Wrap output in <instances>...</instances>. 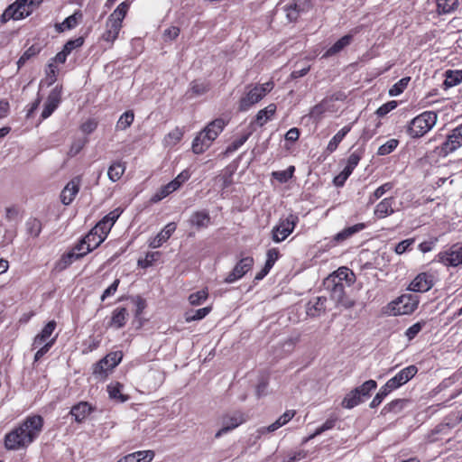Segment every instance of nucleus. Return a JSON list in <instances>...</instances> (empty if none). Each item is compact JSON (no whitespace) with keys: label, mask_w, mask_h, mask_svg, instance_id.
I'll list each match as a JSON object with an SVG mask.
<instances>
[{"label":"nucleus","mask_w":462,"mask_h":462,"mask_svg":"<svg viewBox=\"0 0 462 462\" xmlns=\"http://www.w3.org/2000/svg\"><path fill=\"white\" fill-rule=\"evenodd\" d=\"M418 372V368L411 365L401 370L395 376L386 382L387 387L393 391L408 383Z\"/></svg>","instance_id":"obj_14"},{"label":"nucleus","mask_w":462,"mask_h":462,"mask_svg":"<svg viewBox=\"0 0 462 462\" xmlns=\"http://www.w3.org/2000/svg\"><path fill=\"white\" fill-rule=\"evenodd\" d=\"M395 200L393 197L383 199L374 208V214L378 218H384L394 213L393 204Z\"/></svg>","instance_id":"obj_20"},{"label":"nucleus","mask_w":462,"mask_h":462,"mask_svg":"<svg viewBox=\"0 0 462 462\" xmlns=\"http://www.w3.org/2000/svg\"><path fill=\"white\" fill-rule=\"evenodd\" d=\"M330 106V100L328 98H324L320 103L311 108L310 116L319 120L325 112L331 110Z\"/></svg>","instance_id":"obj_38"},{"label":"nucleus","mask_w":462,"mask_h":462,"mask_svg":"<svg viewBox=\"0 0 462 462\" xmlns=\"http://www.w3.org/2000/svg\"><path fill=\"white\" fill-rule=\"evenodd\" d=\"M211 311V307H205L196 310H189L185 313V320L191 322L204 319Z\"/></svg>","instance_id":"obj_42"},{"label":"nucleus","mask_w":462,"mask_h":462,"mask_svg":"<svg viewBox=\"0 0 462 462\" xmlns=\"http://www.w3.org/2000/svg\"><path fill=\"white\" fill-rule=\"evenodd\" d=\"M43 418L40 415L27 417L23 422L5 437V447L17 450L28 447L41 433Z\"/></svg>","instance_id":"obj_1"},{"label":"nucleus","mask_w":462,"mask_h":462,"mask_svg":"<svg viewBox=\"0 0 462 462\" xmlns=\"http://www.w3.org/2000/svg\"><path fill=\"white\" fill-rule=\"evenodd\" d=\"M189 222L197 229L206 228L211 223V217L207 210L196 211L191 214Z\"/></svg>","instance_id":"obj_23"},{"label":"nucleus","mask_w":462,"mask_h":462,"mask_svg":"<svg viewBox=\"0 0 462 462\" xmlns=\"http://www.w3.org/2000/svg\"><path fill=\"white\" fill-rule=\"evenodd\" d=\"M273 82L268 81L251 88L239 101V110L247 111L251 106L261 101L273 88Z\"/></svg>","instance_id":"obj_4"},{"label":"nucleus","mask_w":462,"mask_h":462,"mask_svg":"<svg viewBox=\"0 0 462 462\" xmlns=\"http://www.w3.org/2000/svg\"><path fill=\"white\" fill-rule=\"evenodd\" d=\"M160 256H161L160 252H149L146 254L144 259L138 260V265L142 268H147V267L152 265V263L154 262H156Z\"/></svg>","instance_id":"obj_53"},{"label":"nucleus","mask_w":462,"mask_h":462,"mask_svg":"<svg viewBox=\"0 0 462 462\" xmlns=\"http://www.w3.org/2000/svg\"><path fill=\"white\" fill-rule=\"evenodd\" d=\"M61 101V88L55 87L49 94L42 112V118H48L59 106Z\"/></svg>","instance_id":"obj_16"},{"label":"nucleus","mask_w":462,"mask_h":462,"mask_svg":"<svg viewBox=\"0 0 462 462\" xmlns=\"http://www.w3.org/2000/svg\"><path fill=\"white\" fill-rule=\"evenodd\" d=\"M245 421L246 418L240 411H234L225 414L221 419L222 428L216 433L215 438H220L222 435L235 430Z\"/></svg>","instance_id":"obj_8"},{"label":"nucleus","mask_w":462,"mask_h":462,"mask_svg":"<svg viewBox=\"0 0 462 462\" xmlns=\"http://www.w3.org/2000/svg\"><path fill=\"white\" fill-rule=\"evenodd\" d=\"M80 181L79 177H75L65 186L60 194L62 204L69 205L74 200L79 191Z\"/></svg>","instance_id":"obj_17"},{"label":"nucleus","mask_w":462,"mask_h":462,"mask_svg":"<svg viewBox=\"0 0 462 462\" xmlns=\"http://www.w3.org/2000/svg\"><path fill=\"white\" fill-rule=\"evenodd\" d=\"M182 136V130L179 127H176L167 134L165 141L168 144H175L181 140Z\"/></svg>","instance_id":"obj_61"},{"label":"nucleus","mask_w":462,"mask_h":462,"mask_svg":"<svg viewBox=\"0 0 462 462\" xmlns=\"http://www.w3.org/2000/svg\"><path fill=\"white\" fill-rule=\"evenodd\" d=\"M208 87L204 83H200L199 81H192L190 84V88L188 91V94L190 93V97L194 96H200L205 94L208 91Z\"/></svg>","instance_id":"obj_57"},{"label":"nucleus","mask_w":462,"mask_h":462,"mask_svg":"<svg viewBox=\"0 0 462 462\" xmlns=\"http://www.w3.org/2000/svg\"><path fill=\"white\" fill-rule=\"evenodd\" d=\"M296 414L294 410L286 411L282 415H281L273 423L269 425L268 427H263L259 429V432L261 434L273 432L282 426L288 423Z\"/></svg>","instance_id":"obj_22"},{"label":"nucleus","mask_w":462,"mask_h":462,"mask_svg":"<svg viewBox=\"0 0 462 462\" xmlns=\"http://www.w3.org/2000/svg\"><path fill=\"white\" fill-rule=\"evenodd\" d=\"M298 222L299 217L294 214H290L286 218L282 219L273 229V240L276 243L285 240L292 233Z\"/></svg>","instance_id":"obj_7"},{"label":"nucleus","mask_w":462,"mask_h":462,"mask_svg":"<svg viewBox=\"0 0 462 462\" xmlns=\"http://www.w3.org/2000/svg\"><path fill=\"white\" fill-rule=\"evenodd\" d=\"M311 7L310 0H291L284 5L282 9L289 22H296L300 15L308 12Z\"/></svg>","instance_id":"obj_9"},{"label":"nucleus","mask_w":462,"mask_h":462,"mask_svg":"<svg viewBox=\"0 0 462 462\" xmlns=\"http://www.w3.org/2000/svg\"><path fill=\"white\" fill-rule=\"evenodd\" d=\"M362 397L363 396L355 388L345 396L341 405L346 409H352L363 402Z\"/></svg>","instance_id":"obj_33"},{"label":"nucleus","mask_w":462,"mask_h":462,"mask_svg":"<svg viewBox=\"0 0 462 462\" xmlns=\"http://www.w3.org/2000/svg\"><path fill=\"white\" fill-rule=\"evenodd\" d=\"M351 130V126L346 125L344 126L340 131H338L329 141L327 146V152L331 153L337 148L338 144L344 139V137L349 133Z\"/></svg>","instance_id":"obj_36"},{"label":"nucleus","mask_w":462,"mask_h":462,"mask_svg":"<svg viewBox=\"0 0 462 462\" xmlns=\"http://www.w3.org/2000/svg\"><path fill=\"white\" fill-rule=\"evenodd\" d=\"M365 227V225L364 223H358L352 226L346 227L335 236L334 240L336 242H343L351 237L356 233L362 231Z\"/></svg>","instance_id":"obj_30"},{"label":"nucleus","mask_w":462,"mask_h":462,"mask_svg":"<svg viewBox=\"0 0 462 462\" xmlns=\"http://www.w3.org/2000/svg\"><path fill=\"white\" fill-rule=\"evenodd\" d=\"M326 297H317L312 300H310L307 304V315L310 317H319L326 311Z\"/></svg>","instance_id":"obj_21"},{"label":"nucleus","mask_w":462,"mask_h":462,"mask_svg":"<svg viewBox=\"0 0 462 462\" xmlns=\"http://www.w3.org/2000/svg\"><path fill=\"white\" fill-rule=\"evenodd\" d=\"M362 156H363V152L361 150H356V151L353 152L349 155V157L347 159L346 166L344 169L346 171H347L348 172L352 173L354 169L359 163Z\"/></svg>","instance_id":"obj_47"},{"label":"nucleus","mask_w":462,"mask_h":462,"mask_svg":"<svg viewBox=\"0 0 462 462\" xmlns=\"http://www.w3.org/2000/svg\"><path fill=\"white\" fill-rule=\"evenodd\" d=\"M276 111V105L270 104L263 109H261L258 111L254 122L259 125L263 126L264 124H266L271 117L274 115Z\"/></svg>","instance_id":"obj_31"},{"label":"nucleus","mask_w":462,"mask_h":462,"mask_svg":"<svg viewBox=\"0 0 462 462\" xmlns=\"http://www.w3.org/2000/svg\"><path fill=\"white\" fill-rule=\"evenodd\" d=\"M411 80L410 77H405L400 79L397 83H395L389 90V95L392 97L398 96L402 94L404 89L407 88L409 82Z\"/></svg>","instance_id":"obj_49"},{"label":"nucleus","mask_w":462,"mask_h":462,"mask_svg":"<svg viewBox=\"0 0 462 462\" xmlns=\"http://www.w3.org/2000/svg\"><path fill=\"white\" fill-rule=\"evenodd\" d=\"M105 239L106 238L101 236L97 232L94 234V229L92 228L84 237V243H87L86 252L93 251L99 246Z\"/></svg>","instance_id":"obj_32"},{"label":"nucleus","mask_w":462,"mask_h":462,"mask_svg":"<svg viewBox=\"0 0 462 462\" xmlns=\"http://www.w3.org/2000/svg\"><path fill=\"white\" fill-rule=\"evenodd\" d=\"M462 82V70H447L443 82L445 89L452 88Z\"/></svg>","instance_id":"obj_37"},{"label":"nucleus","mask_w":462,"mask_h":462,"mask_svg":"<svg viewBox=\"0 0 462 462\" xmlns=\"http://www.w3.org/2000/svg\"><path fill=\"white\" fill-rule=\"evenodd\" d=\"M82 258V254L69 251L64 254L61 258L56 263L55 269L58 271H63L69 267L74 261Z\"/></svg>","instance_id":"obj_27"},{"label":"nucleus","mask_w":462,"mask_h":462,"mask_svg":"<svg viewBox=\"0 0 462 462\" xmlns=\"http://www.w3.org/2000/svg\"><path fill=\"white\" fill-rule=\"evenodd\" d=\"M438 260L445 266L456 267L462 263V243L453 245L448 251L438 254Z\"/></svg>","instance_id":"obj_10"},{"label":"nucleus","mask_w":462,"mask_h":462,"mask_svg":"<svg viewBox=\"0 0 462 462\" xmlns=\"http://www.w3.org/2000/svg\"><path fill=\"white\" fill-rule=\"evenodd\" d=\"M437 119L436 112H423L410 122L407 133L411 138L422 137L436 125Z\"/></svg>","instance_id":"obj_3"},{"label":"nucleus","mask_w":462,"mask_h":462,"mask_svg":"<svg viewBox=\"0 0 462 462\" xmlns=\"http://www.w3.org/2000/svg\"><path fill=\"white\" fill-rule=\"evenodd\" d=\"M462 146V138L457 134L455 129L447 136L446 141L440 145L435 148V152L439 156L445 157L448 154L455 152L457 149Z\"/></svg>","instance_id":"obj_12"},{"label":"nucleus","mask_w":462,"mask_h":462,"mask_svg":"<svg viewBox=\"0 0 462 462\" xmlns=\"http://www.w3.org/2000/svg\"><path fill=\"white\" fill-rule=\"evenodd\" d=\"M176 230V224L174 222H171L167 224L164 228L154 237L150 243L149 246L152 248L160 247L164 242H166L173 232Z\"/></svg>","instance_id":"obj_19"},{"label":"nucleus","mask_w":462,"mask_h":462,"mask_svg":"<svg viewBox=\"0 0 462 462\" xmlns=\"http://www.w3.org/2000/svg\"><path fill=\"white\" fill-rule=\"evenodd\" d=\"M94 411L95 408L88 402H80L71 407L69 414L78 423H81Z\"/></svg>","instance_id":"obj_18"},{"label":"nucleus","mask_w":462,"mask_h":462,"mask_svg":"<svg viewBox=\"0 0 462 462\" xmlns=\"http://www.w3.org/2000/svg\"><path fill=\"white\" fill-rule=\"evenodd\" d=\"M17 8H19V5H15L14 3L10 5L1 15V22L6 23L9 20H20L22 19V14H18Z\"/></svg>","instance_id":"obj_45"},{"label":"nucleus","mask_w":462,"mask_h":462,"mask_svg":"<svg viewBox=\"0 0 462 462\" xmlns=\"http://www.w3.org/2000/svg\"><path fill=\"white\" fill-rule=\"evenodd\" d=\"M112 224L102 218L94 227V234L98 233L101 236L106 237L112 228Z\"/></svg>","instance_id":"obj_56"},{"label":"nucleus","mask_w":462,"mask_h":462,"mask_svg":"<svg viewBox=\"0 0 462 462\" xmlns=\"http://www.w3.org/2000/svg\"><path fill=\"white\" fill-rule=\"evenodd\" d=\"M125 171V167L123 163L118 162H114L108 168V171H107L108 178L113 182H116L122 177Z\"/></svg>","instance_id":"obj_41"},{"label":"nucleus","mask_w":462,"mask_h":462,"mask_svg":"<svg viewBox=\"0 0 462 462\" xmlns=\"http://www.w3.org/2000/svg\"><path fill=\"white\" fill-rule=\"evenodd\" d=\"M254 265V259L251 256L242 258L225 278V282L232 283L241 279Z\"/></svg>","instance_id":"obj_13"},{"label":"nucleus","mask_w":462,"mask_h":462,"mask_svg":"<svg viewBox=\"0 0 462 462\" xmlns=\"http://www.w3.org/2000/svg\"><path fill=\"white\" fill-rule=\"evenodd\" d=\"M226 122L217 118L210 122L193 140L192 151L196 154L204 152L224 130Z\"/></svg>","instance_id":"obj_2"},{"label":"nucleus","mask_w":462,"mask_h":462,"mask_svg":"<svg viewBox=\"0 0 462 462\" xmlns=\"http://www.w3.org/2000/svg\"><path fill=\"white\" fill-rule=\"evenodd\" d=\"M434 285V276L428 273H419L409 285V290L418 292H426Z\"/></svg>","instance_id":"obj_15"},{"label":"nucleus","mask_w":462,"mask_h":462,"mask_svg":"<svg viewBox=\"0 0 462 462\" xmlns=\"http://www.w3.org/2000/svg\"><path fill=\"white\" fill-rule=\"evenodd\" d=\"M123 353L121 351L112 352L106 355L94 365V374L102 375L108 370L115 368L122 360Z\"/></svg>","instance_id":"obj_11"},{"label":"nucleus","mask_w":462,"mask_h":462,"mask_svg":"<svg viewBox=\"0 0 462 462\" xmlns=\"http://www.w3.org/2000/svg\"><path fill=\"white\" fill-rule=\"evenodd\" d=\"M250 134H245L239 138L236 139L232 143H230L226 149V153H232L240 148L248 139Z\"/></svg>","instance_id":"obj_60"},{"label":"nucleus","mask_w":462,"mask_h":462,"mask_svg":"<svg viewBox=\"0 0 462 462\" xmlns=\"http://www.w3.org/2000/svg\"><path fill=\"white\" fill-rule=\"evenodd\" d=\"M419 297L414 294H402L391 302V310L394 316L408 315L412 313L418 307Z\"/></svg>","instance_id":"obj_6"},{"label":"nucleus","mask_w":462,"mask_h":462,"mask_svg":"<svg viewBox=\"0 0 462 462\" xmlns=\"http://www.w3.org/2000/svg\"><path fill=\"white\" fill-rule=\"evenodd\" d=\"M437 11L439 14H450L459 5L458 0H436Z\"/></svg>","instance_id":"obj_35"},{"label":"nucleus","mask_w":462,"mask_h":462,"mask_svg":"<svg viewBox=\"0 0 462 462\" xmlns=\"http://www.w3.org/2000/svg\"><path fill=\"white\" fill-rule=\"evenodd\" d=\"M393 390L391 388L387 387V383H385L380 391L376 393V395L374 397L370 403L371 408H376L379 406L383 399L392 392Z\"/></svg>","instance_id":"obj_51"},{"label":"nucleus","mask_w":462,"mask_h":462,"mask_svg":"<svg viewBox=\"0 0 462 462\" xmlns=\"http://www.w3.org/2000/svg\"><path fill=\"white\" fill-rule=\"evenodd\" d=\"M56 341V337L51 338L49 341L44 342L43 346L39 348V350L34 355V361H39L54 345Z\"/></svg>","instance_id":"obj_63"},{"label":"nucleus","mask_w":462,"mask_h":462,"mask_svg":"<svg viewBox=\"0 0 462 462\" xmlns=\"http://www.w3.org/2000/svg\"><path fill=\"white\" fill-rule=\"evenodd\" d=\"M176 183H172L170 181L168 184L162 186L151 199V201L153 203H157L161 201L162 199L177 190L175 187Z\"/></svg>","instance_id":"obj_39"},{"label":"nucleus","mask_w":462,"mask_h":462,"mask_svg":"<svg viewBox=\"0 0 462 462\" xmlns=\"http://www.w3.org/2000/svg\"><path fill=\"white\" fill-rule=\"evenodd\" d=\"M122 25H120V23L117 22L113 23L107 20L106 23V30L103 32L101 39L109 43H113L118 37Z\"/></svg>","instance_id":"obj_26"},{"label":"nucleus","mask_w":462,"mask_h":462,"mask_svg":"<svg viewBox=\"0 0 462 462\" xmlns=\"http://www.w3.org/2000/svg\"><path fill=\"white\" fill-rule=\"evenodd\" d=\"M398 143L399 142L396 139L387 141L384 144L379 147L377 154L383 156L391 153L398 146Z\"/></svg>","instance_id":"obj_58"},{"label":"nucleus","mask_w":462,"mask_h":462,"mask_svg":"<svg viewBox=\"0 0 462 462\" xmlns=\"http://www.w3.org/2000/svg\"><path fill=\"white\" fill-rule=\"evenodd\" d=\"M326 289L330 293V298L337 304L346 309L355 306V300L346 296L345 284L336 283L335 278H327L324 282Z\"/></svg>","instance_id":"obj_5"},{"label":"nucleus","mask_w":462,"mask_h":462,"mask_svg":"<svg viewBox=\"0 0 462 462\" xmlns=\"http://www.w3.org/2000/svg\"><path fill=\"white\" fill-rule=\"evenodd\" d=\"M38 52L39 49L33 45L27 49L17 61L18 68L20 69L23 67L27 62V60L34 57Z\"/></svg>","instance_id":"obj_59"},{"label":"nucleus","mask_w":462,"mask_h":462,"mask_svg":"<svg viewBox=\"0 0 462 462\" xmlns=\"http://www.w3.org/2000/svg\"><path fill=\"white\" fill-rule=\"evenodd\" d=\"M407 402H408V400H406V399H396V400L389 402L388 404H386L383 408L382 413L383 414H386V413H390V412L398 413L403 409V407L405 406V404Z\"/></svg>","instance_id":"obj_44"},{"label":"nucleus","mask_w":462,"mask_h":462,"mask_svg":"<svg viewBox=\"0 0 462 462\" xmlns=\"http://www.w3.org/2000/svg\"><path fill=\"white\" fill-rule=\"evenodd\" d=\"M377 387V383L374 380L365 381L362 385L356 388L363 397L370 396V392Z\"/></svg>","instance_id":"obj_55"},{"label":"nucleus","mask_w":462,"mask_h":462,"mask_svg":"<svg viewBox=\"0 0 462 462\" xmlns=\"http://www.w3.org/2000/svg\"><path fill=\"white\" fill-rule=\"evenodd\" d=\"M56 322L54 320L49 321L45 327L42 329V331L35 336L33 342H32V347L37 348L41 346L44 342L49 341L50 337L53 333V331L56 328Z\"/></svg>","instance_id":"obj_24"},{"label":"nucleus","mask_w":462,"mask_h":462,"mask_svg":"<svg viewBox=\"0 0 462 462\" xmlns=\"http://www.w3.org/2000/svg\"><path fill=\"white\" fill-rule=\"evenodd\" d=\"M352 35L346 34L337 41L329 49L327 50L324 57H330L340 52L345 47L348 46L352 42Z\"/></svg>","instance_id":"obj_28"},{"label":"nucleus","mask_w":462,"mask_h":462,"mask_svg":"<svg viewBox=\"0 0 462 462\" xmlns=\"http://www.w3.org/2000/svg\"><path fill=\"white\" fill-rule=\"evenodd\" d=\"M122 387H123L122 384H120L119 383L108 385L107 386V391H108L110 398L111 399H116V400H119L121 402L126 401L127 398L125 397L121 393Z\"/></svg>","instance_id":"obj_54"},{"label":"nucleus","mask_w":462,"mask_h":462,"mask_svg":"<svg viewBox=\"0 0 462 462\" xmlns=\"http://www.w3.org/2000/svg\"><path fill=\"white\" fill-rule=\"evenodd\" d=\"M328 278H335L336 283L344 284V282H346V283L350 286L354 283L356 276L354 273L347 267H340Z\"/></svg>","instance_id":"obj_25"},{"label":"nucleus","mask_w":462,"mask_h":462,"mask_svg":"<svg viewBox=\"0 0 462 462\" xmlns=\"http://www.w3.org/2000/svg\"><path fill=\"white\" fill-rule=\"evenodd\" d=\"M29 0H16L14 2L15 5H19V8H17L18 14H22V19L29 16L32 13V7L28 5Z\"/></svg>","instance_id":"obj_64"},{"label":"nucleus","mask_w":462,"mask_h":462,"mask_svg":"<svg viewBox=\"0 0 462 462\" xmlns=\"http://www.w3.org/2000/svg\"><path fill=\"white\" fill-rule=\"evenodd\" d=\"M337 421V418H329L320 427H319L313 434L308 437L305 441L314 439L315 437L320 435L326 430H331L335 427Z\"/></svg>","instance_id":"obj_50"},{"label":"nucleus","mask_w":462,"mask_h":462,"mask_svg":"<svg viewBox=\"0 0 462 462\" xmlns=\"http://www.w3.org/2000/svg\"><path fill=\"white\" fill-rule=\"evenodd\" d=\"M26 231L27 233L33 236L38 237L42 229V223L40 219L33 217L27 220L26 224Z\"/></svg>","instance_id":"obj_43"},{"label":"nucleus","mask_w":462,"mask_h":462,"mask_svg":"<svg viewBox=\"0 0 462 462\" xmlns=\"http://www.w3.org/2000/svg\"><path fill=\"white\" fill-rule=\"evenodd\" d=\"M208 293L207 290L198 291L194 293H191L189 297V301L193 306L201 305L207 299Z\"/></svg>","instance_id":"obj_52"},{"label":"nucleus","mask_w":462,"mask_h":462,"mask_svg":"<svg viewBox=\"0 0 462 462\" xmlns=\"http://www.w3.org/2000/svg\"><path fill=\"white\" fill-rule=\"evenodd\" d=\"M82 14L79 12L74 13L72 15L67 17L62 23L57 24V30L62 32L63 30H70L76 27L79 23V20L81 19Z\"/></svg>","instance_id":"obj_40"},{"label":"nucleus","mask_w":462,"mask_h":462,"mask_svg":"<svg viewBox=\"0 0 462 462\" xmlns=\"http://www.w3.org/2000/svg\"><path fill=\"white\" fill-rule=\"evenodd\" d=\"M134 118V115L133 111H126L118 119L116 124V128L119 130H125L128 128Z\"/></svg>","instance_id":"obj_48"},{"label":"nucleus","mask_w":462,"mask_h":462,"mask_svg":"<svg viewBox=\"0 0 462 462\" xmlns=\"http://www.w3.org/2000/svg\"><path fill=\"white\" fill-rule=\"evenodd\" d=\"M393 188V182H386L380 187H378L372 195L369 197V203L373 204L377 199L382 198L387 191L391 190Z\"/></svg>","instance_id":"obj_46"},{"label":"nucleus","mask_w":462,"mask_h":462,"mask_svg":"<svg viewBox=\"0 0 462 462\" xmlns=\"http://www.w3.org/2000/svg\"><path fill=\"white\" fill-rule=\"evenodd\" d=\"M83 43H84L83 37H79V38H76L73 40H69L65 43L62 50L64 51V52H67L68 54H69L73 50L81 47L83 45Z\"/></svg>","instance_id":"obj_62"},{"label":"nucleus","mask_w":462,"mask_h":462,"mask_svg":"<svg viewBox=\"0 0 462 462\" xmlns=\"http://www.w3.org/2000/svg\"><path fill=\"white\" fill-rule=\"evenodd\" d=\"M128 318V312L125 308H117L113 311L110 326L116 328H121L125 326Z\"/></svg>","instance_id":"obj_29"},{"label":"nucleus","mask_w":462,"mask_h":462,"mask_svg":"<svg viewBox=\"0 0 462 462\" xmlns=\"http://www.w3.org/2000/svg\"><path fill=\"white\" fill-rule=\"evenodd\" d=\"M129 6L130 4L127 1L122 2L108 16L107 20L113 23L117 22L122 25V22L129 10Z\"/></svg>","instance_id":"obj_34"}]
</instances>
